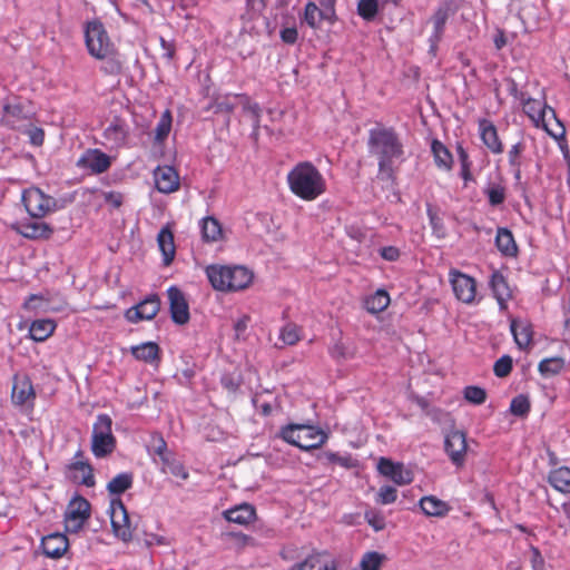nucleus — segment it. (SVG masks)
Wrapping results in <instances>:
<instances>
[{
	"instance_id": "nucleus-1",
	"label": "nucleus",
	"mask_w": 570,
	"mask_h": 570,
	"mask_svg": "<svg viewBox=\"0 0 570 570\" xmlns=\"http://www.w3.org/2000/svg\"><path fill=\"white\" fill-rule=\"evenodd\" d=\"M370 153L379 160V173L386 179L394 175V164L403 156V145L393 129L375 128L370 131Z\"/></svg>"
},
{
	"instance_id": "nucleus-2",
	"label": "nucleus",
	"mask_w": 570,
	"mask_h": 570,
	"mask_svg": "<svg viewBox=\"0 0 570 570\" xmlns=\"http://www.w3.org/2000/svg\"><path fill=\"white\" fill-rule=\"evenodd\" d=\"M291 191L303 200L312 202L326 191V180L309 161L296 164L287 175Z\"/></svg>"
},
{
	"instance_id": "nucleus-3",
	"label": "nucleus",
	"mask_w": 570,
	"mask_h": 570,
	"mask_svg": "<svg viewBox=\"0 0 570 570\" xmlns=\"http://www.w3.org/2000/svg\"><path fill=\"white\" fill-rule=\"evenodd\" d=\"M206 276L219 292H237L247 288L253 282V273L244 266L209 265Z\"/></svg>"
},
{
	"instance_id": "nucleus-4",
	"label": "nucleus",
	"mask_w": 570,
	"mask_h": 570,
	"mask_svg": "<svg viewBox=\"0 0 570 570\" xmlns=\"http://www.w3.org/2000/svg\"><path fill=\"white\" fill-rule=\"evenodd\" d=\"M85 42L89 55L96 59L110 58L116 53L115 45L99 20L86 23Z\"/></svg>"
},
{
	"instance_id": "nucleus-5",
	"label": "nucleus",
	"mask_w": 570,
	"mask_h": 570,
	"mask_svg": "<svg viewBox=\"0 0 570 570\" xmlns=\"http://www.w3.org/2000/svg\"><path fill=\"white\" fill-rule=\"evenodd\" d=\"M282 438L302 450H311L322 446L327 434L311 425L293 424L282 430Z\"/></svg>"
},
{
	"instance_id": "nucleus-6",
	"label": "nucleus",
	"mask_w": 570,
	"mask_h": 570,
	"mask_svg": "<svg viewBox=\"0 0 570 570\" xmlns=\"http://www.w3.org/2000/svg\"><path fill=\"white\" fill-rule=\"evenodd\" d=\"M115 449L112 420L107 414H99L92 425L91 451L96 458L102 459L110 455Z\"/></svg>"
},
{
	"instance_id": "nucleus-7",
	"label": "nucleus",
	"mask_w": 570,
	"mask_h": 570,
	"mask_svg": "<svg viewBox=\"0 0 570 570\" xmlns=\"http://www.w3.org/2000/svg\"><path fill=\"white\" fill-rule=\"evenodd\" d=\"M265 0H247L245 12L242 14V32L259 36L264 32L271 35L268 22L262 16Z\"/></svg>"
},
{
	"instance_id": "nucleus-8",
	"label": "nucleus",
	"mask_w": 570,
	"mask_h": 570,
	"mask_svg": "<svg viewBox=\"0 0 570 570\" xmlns=\"http://www.w3.org/2000/svg\"><path fill=\"white\" fill-rule=\"evenodd\" d=\"M22 203L31 217L41 218L52 210L55 200L39 188H28L22 194Z\"/></svg>"
},
{
	"instance_id": "nucleus-9",
	"label": "nucleus",
	"mask_w": 570,
	"mask_h": 570,
	"mask_svg": "<svg viewBox=\"0 0 570 570\" xmlns=\"http://www.w3.org/2000/svg\"><path fill=\"white\" fill-rule=\"evenodd\" d=\"M109 512L114 534L121 541L129 542L132 539V528L122 501L112 499Z\"/></svg>"
},
{
	"instance_id": "nucleus-10",
	"label": "nucleus",
	"mask_w": 570,
	"mask_h": 570,
	"mask_svg": "<svg viewBox=\"0 0 570 570\" xmlns=\"http://www.w3.org/2000/svg\"><path fill=\"white\" fill-rule=\"evenodd\" d=\"M90 517V504L83 498H75L70 501L65 513L66 529L78 532Z\"/></svg>"
},
{
	"instance_id": "nucleus-11",
	"label": "nucleus",
	"mask_w": 570,
	"mask_h": 570,
	"mask_svg": "<svg viewBox=\"0 0 570 570\" xmlns=\"http://www.w3.org/2000/svg\"><path fill=\"white\" fill-rule=\"evenodd\" d=\"M444 449L455 466H463L468 451L465 433L460 430H451L445 435Z\"/></svg>"
},
{
	"instance_id": "nucleus-12",
	"label": "nucleus",
	"mask_w": 570,
	"mask_h": 570,
	"mask_svg": "<svg viewBox=\"0 0 570 570\" xmlns=\"http://www.w3.org/2000/svg\"><path fill=\"white\" fill-rule=\"evenodd\" d=\"M450 282L454 295L459 301L465 304H470L474 301L476 284L473 277L465 275L456 269H452L450 271Z\"/></svg>"
},
{
	"instance_id": "nucleus-13",
	"label": "nucleus",
	"mask_w": 570,
	"mask_h": 570,
	"mask_svg": "<svg viewBox=\"0 0 570 570\" xmlns=\"http://www.w3.org/2000/svg\"><path fill=\"white\" fill-rule=\"evenodd\" d=\"M160 309V299L157 295H150L139 304L127 309L125 316L131 323L153 320Z\"/></svg>"
},
{
	"instance_id": "nucleus-14",
	"label": "nucleus",
	"mask_w": 570,
	"mask_h": 570,
	"mask_svg": "<svg viewBox=\"0 0 570 570\" xmlns=\"http://www.w3.org/2000/svg\"><path fill=\"white\" fill-rule=\"evenodd\" d=\"M171 318L176 324L184 325L189 321V306L184 293L171 286L167 291Z\"/></svg>"
},
{
	"instance_id": "nucleus-15",
	"label": "nucleus",
	"mask_w": 570,
	"mask_h": 570,
	"mask_svg": "<svg viewBox=\"0 0 570 570\" xmlns=\"http://www.w3.org/2000/svg\"><path fill=\"white\" fill-rule=\"evenodd\" d=\"M78 167L88 169L94 174H101L108 170L111 165L110 157L99 149H88L77 161Z\"/></svg>"
},
{
	"instance_id": "nucleus-16",
	"label": "nucleus",
	"mask_w": 570,
	"mask_h": 570,
	"mask_svg": "<svg viewBox=\"0 0 570 570\" xmlns=\"http://www.w3.org/2000/svg\"><path fill=\"white\" fill-rule=\"evenodd\" d=\"M289 570H337V562L328 552H313Z\"/></svg>"
},
{
	"instance_id": "nucleus-17",
	"label": "nucleus",
	"mask_w": 570,
	"mask_h": 570,
	"mask_svg": "<svg viewBox=\"0 0 570 570\" xmlns=\"http://www.w3.org/2000/svg\"><path fill=\"white\" fill-rule=\"evenodd\" d=\"M155 185L158 191L170 194L179 188V176L171 166H159L154 171Z\"/></svg>"
},
{
	"instance_id": "nucleus-18",
	"label": "nucleus",
	"mask_w": 570,
	"mask_h": 570,
	"mask_svg": "<svg viewBox=\"0 0 570 570\" xmlns=\"http://www.w3.org/2000/svg\"><path fill=\"white\" fill-rule=\"evenodd\" d=\"M69 547L68 539L62 533H51L41 541L43 553L52 559L61 558Z\"/></svg>"
},
{
	"instance_id": "nucleus-19",
	"label": "nucleus",
	"mask_w": 570,
	"mask_h": 570,
	"mask_svg": "<svg viewBox=\"0 0 570 570\" xmlns=\"http://www.w3.org/2000/svg\"><path fill=\"white\" fill-rule=\"evenodd\" d=\"M480 137L483 144L493 153L501 154L503 151V145L499 138L495 126L488 119H481L479 121Z\"/></svg>"
},
{
	"instance_id": "nucleus-20",
	"label": "nucleus",
	"mask_w": 570,
	"mask_h": 570,
	"mask_svg": "<svg viewBox=\"0 0 570 570\" xmlns=\"http://www.w3.org/2000/svg\"><path fill=\"white\" fill-rule=\"evenodd\" d=\"M1 121L10 127L27 117L23 106L17 99H8L3 102Z\"/></svg>"
},
{
	"instance_id": "nucleus-21",
	"label": "nucleus",
	"mask_w": 570,
	"mask_h": 570,
	"mask_svg": "<svg viewBox=\"0 0 570 570\" xmlns=\"http://www.w3.org/2000/svg\"><path fill=\"white\" fill-rule=\"evenodd\" d=\"M491 288L494 294V297L497 298L500 308L505 309L507 308V302L512 297V292L508 285L507 279L504 276L499 273L494 272L491 276Z\"/></svg>"
},
{
	"instance_id": "nucleus-22",
	"label": "nucleus",
	"mask_w": 570,
	"mask_h": 570,
	"mask_svg": "<svg viewBox=\"0 0 570 570\" xmlns=\"http://www.w3.org/2000/svg\"><path fill=\"white\" fill-rule=\"evenodd\" d=\"M12 401L16 404L22 405L35 397L33 386L31 381L23 377H16L12 386Z\"/></svg>"
},
{
	"instance_id": "nucleus-23",
	"label": "nucleus",
	"mask_w": 570,
	"mask_h": 570,
	"mask_svg": "<svg viewBox=\"0 0 570 570\" xmlns=\"http://www.w3.org/2000/svg\"><path fill=\"white\" fill-rule=\"evenodd\" d=\"M420 508L428 517L442 518L450 511V505L434 495L423 497L420 500Z\"/></svg>"
},
{
	"instance_id": "nucleus-24",
	"label": "nucleus",
	"mask_w": 570,
	"mask_h": 570,
	"mask_svg": "<svg viewBox=\"0 0 570 570\" xmlns=\"http://www.w3.org/2000/svg\"><path fill=\"white\" fill-rule=\"evenodd\" d=\"M511 332L514 341L520 348H527L532 343V326L525 321H511Z\"/></svg>"
},
{
	"instance_id": "nucleus-25",
	"label": "nucleus",
	"mask_w": 570,
	"mask_h": 570,
	"mask_svg": "<svg viewBox=\"0 0 570 570\" xmlns=\"http://www.w3.org/2000/svg\"><path fill=\"white\" fill-rule=\"evenodd\" d=\"M226 520L240 525H247L255 519V510L249 504H240L224 512Z\"/></svg>"
},
{
	"instance_id": "nucleus-26",
	"label": "nucleus",
	"mask_w": 570,
	"mask_h": 570,
	"mask_svg": "<svg viewBox=\"0 0 570 570\" xmlns=\"http://www.w3.org/2000/svg\"><path fill=\"white\" fill-rule=\"evenodd\" d=\"M157 242L163 254L165 265H169L175 257L176 249L174 234L168 226L160 229Z\"/></svg>"
},
{
	"instance_id": "nucleus-27",
	"label": "nucleus",
	"mask_w": 570,
	"mask_h": 570,
	"mask_svg": "<svg viewBox=\"0 0 570 570\" xmlns=\"http://www.w3.org/2000/svg\"><path fill=\"white\" fill-rule=\"evenodd\" d=\"M55 330L56 323L52 320H37L31 323L29 334L33 341L43 342L53 334Z\"/></svg>"
},
{
	"instance_id": "nucleus-28",
	"label": "nucleus",
	"mask_w": 570,
	"mask_h": 570,
	"mask_svg": "<svg viewBox=\"0 0 570 570\" xmlns=\"http://www.w3.org/2000/svg\"><path fill=\"white\" fill-rule=\"evenodd\" d=\"M335 18L325 14V10L315 2H308L305 7L304 20L311 28H318L323 20L333 22Z\"/></svg>"
},
{
	"instance_id": "nucleus-29",
	"label": "nucleus",
	"mask_w": 570,
	"mask_h": 570,
	"mask_svg": "<svg viewBox=\"0 0 570 570\" xmlns=\"http://www.w3.org/2000/svg\"><path fill=\"white\" fill-rule=\"evenodd\" d=\"M131 354L139 361L154 363L159 361V346L154 342H146L131 347Z\"/></svg>"
},
{
	"instance_id": "nucleus-30",
	"label": "nucleus",
	"mask_w": 570,
	"mask_h": 570,
	"mask_svg": "<svg viewBox=\"0 0 570 570\" xmlns=\"http://www.w3.org/2000/svg\"><path fill=\"white\" fill-rule=\"evenodd\" d=\"M19 232L27 238H49L52 228L43 222H30L22 224Z\"/></svg>"
},
{
	"instance_id": "nucleus-31",
	"label": "nucleus",
	"mask_w": 570,
	"mask_h": 570,
	"mask_svg": "<svg viewBox=\"0 0 570 570\" xmlns=\"http://www.w3.org/2000/svg\"><path fill=\"white\" fill-rule=\"evenodd\" d=\"M128 130L120 120L111 122L105 130V138L115 147L125 145Z\"/></svg>"
},
{
	"instance_id": "nucleus-32",
	"label": "nucleus",
	"mask_w": 570,
	"mask_h": 570,
	"mask_svg": "<svg viewBox=\"0 0 570 570\" xmlns=\"http://www.w3.org/2000/svg\"><path fill=\"white\" fill-rule=\"evenodd\" d=\"M550 484L562 493H570V469L558 468L549 474Z\"/></svg>"
},
{
	"instance_id": "nucleus-33",
	"label": "nucleus",
	"mask_w": 570,
	"mask_h": 570,
	"mask_svg": "<svg viewBox=\"0 0 570 570\" xmlns=\"http://www.w3.org/2000/svg\"><path fill=\"white\" fill-rule=\"evenodd\" d=\"M495 243L499 250L507 256H514L518 252L512 233L505 228H499Z\"/></svg>"
},
{
	"instance_id": "nucleus-34",
	"label": "nucleus",
	"mask_w": 570,
	"mask_h": 570,
	"mask_svg": "<svg viewBox=\"0 0 570 570\" xmlns=\"http://www.w3.org/2000/svg\"><path fill=\"white\" fill-rule=\"evenodd\" d=\"M390 305V295L384 289H377L373 295L366 298L365 308L372 313L377 314L383 312Z\"/></svg>"
},
{
	"instance_id": "nucleus-35",
	"label": "nucleus",
	"mask_w": 570,
	"mask_h": 570,
	"mask_svg": "<svg viewBox=\"0 0 570 570\" xmlns=\"http://www.w3.org/2000/svg\"><path fill=\"white\" fill-rule=\"evenodd\" d=\"M431 148L436 166L441 169L450 170L452 168L453 158L448 148L439 140H433Z\"/></svg>"
},
{
	"instance_id": "nucleus-36",
	"label": "nucleus",
	"mask_w": 570,
	"mask_h": 570,
	"mask_svg": "<svg viewBox=\"0 0 570 570\" xmlns=\"http://www.w3.org/2000/svg\"><path fill=\"white\" fill-rule=\"evenodd\" d=\"M202 234L206 242H218L223 238V229L214 217H206L202 223Z\"/></svg>"
},
{
	"instance_id": "nucleus-37",
	"label": "nucleus",
	"mask_w": 570,
	"mask_h": 570,
	"mask_svg": "<svg viewBox=\"0 0 570 570\" xmlns=\"http://www.w3.org/2000/svg\"><path fill=\"white\" fill-rule=\"evenodd\" d=\"M523 111L539 126L544 118L546 106L542 101L529 98L523 102Z\"/></svg>"
},
{
	"instance_id": "nucleus-38",
	"label": "nucleus",
	"mask_w": 570,
	"mask_h": 570,
	"mask_svg": "<svg viewBox=\"0 0 570 570\" xmlns=\"http://www.w3.org/2000/svg\"><path fill=\"white\" fill-rule=\"evenodd\" d=\"M71 470L73 471V479L86 487L95 485V478L92 469L89 464L83 462H76L72 464Z\"/></svg>"
},
{
	"instance_id": "nucleus-39",
	"label": "nucleus",
	"mask_w": 570,
	"mask_h": 570,
	"mask_svg": "<svg viewBox=\"0 0 570 570\" xmlns=\"http://www.w3.org/2000/svg\"><path fill=\"white\" fill-rule=\"evenodd\" d=\"M161 463H163V466H161L163 472L170 473L181 480L188 479L189 474L186 471L185 466L183 465L181 462L176 460L173 454L164 458Z\"/></svg>"
},
{
	"instance_id": "nucleus-40",
	"label": "nucleus",
	"mask_w": 570,
	"mask_h": 570,
	"mask_svg": "<svg viewBox=\"0 0 570 570\" xmlns=\"http://www.w3.org/2000/svg\"><path fill=\"white\" fill-rule=\"evenodd\" d=\"M132 485V475L130 473H120L111 479L107 485L111 494L119 495Z\"/></svg>"
},
{
	"instance_id": "nucleus-41",
	"label": "nucleus",
	"mask_w": 570,
	"mask_h": 570,
	"mask_svg": "<svg viewBox=\"0 0 570 570\" xmlns=\"http://www.w3.org/2000/svg\"><path fill=\"white\" fill-rule=\"evenodd\" d=\"M564 366V360L556 356L544 358L539 363V372L546 376H552L561 372Z\"/></svg>"
},
{
	"instance_id": "nucleus-42",
	"label": "nucleus",
	"mask_w": 570,
	"mask_h": 570,
	"mask_svg": "<svg viewBox=\"0 0 570 570\" xmlns=\"http://www.w3.org/2000/svg\"><path fill=\"white\" fill-rule=\"evenodd\" d=\"M279 338L286 345H294L301 340V330L295 324H286L281 330Z\"/></svg>"
},
{
	"instance_id": "nucleus-43",
	"label": "nucleus",
	"mask_w": 570,
	"mask_h": 570,
	"mask_svg": "<svg viewBox=\"0 0 570 570\" xmlns=\"http://www.w3.org/2000/svg\"><path fill=\"white\" fill-rule=\"evenodd\" d=\"M380 11L377 0H360L357 4L358 14L365 20H372Z\"/></svg>"
},
{
	"instance_id": "nucleus-44",
	"label": "nucleus",
	"mask_w": 570,
	"mask_h": 570,
	"mask_svg": "<svg viewBox=\"0 0 570 570\" xmlns=\"http://www.w3.org/2000/svg\"><path fill=\"white\" fill-rule=\"evenodd\" d=\"M171 128V115L169 110H166L156 127V139L163 141L169 134Z\"/></svg>"
},
{
	"instance_id": "nucleus-45",
	"label": "nucleus",
	"mask_w": 570,
	"mask_h": 570,
	"mask_svg": "<svg viewBox=\"0 0 570 570\" xmlns=\"http://www.w3.org/2000/svg\"><path fill=\"white\" fill-rule=\"evenodd\" d=\"M530 410V402L528 397L523 395H518L511 401L510 411L514 415L523 416Z\"/></svg>"
},
{
	"instance_id": "nucleus-46",
	"label": "nucleus",
	"mask_w": 570,
	"mask_h": 570,
	"mask_svg": "<svg viewBox=\"0 0 570 570\" xmlns=\"http://www.w3.org/2000/svg\"><path fill=\"white\" fill-rule=\"evenodd\" d=\"M464 397L473 404H482L487 399V393L479 386H468L464 389Z\"/></svg>"
},
{
	"instance_id": "nucleus-47",
	"label": "nucleus",
	"mask_w": 570,
	"mask_h": 570,
	"mask_svg": "<svg viewBox=\"0 0 570 570\" xmlns=\"http://www.w3.org/2000/svg\"><path fill=\"white\" fill-rule=\"evenodd\" d=\"M391 480L399 485H405L412 482L413 474L410 470L405 469L403 464L399 463Z\"/></svg>"
},
{
	"instance_id": "nucleus-48",
	"label": "nucleus",
	"mask_w": 570,
	"mask_h": 570,
	"mask_svg": "<svg viewBox=\"0 0 570 570\" xmlns=\"http://www.w3.org/2000/svg\"><path fill=\"white\" fill-rule=\"evenodd\" d=\"M493 370L497 376H507L512 370V358L508 355L502 356L495 362Z\"/></svg>"
},
{
	"instance_id": "nucleus-49",
	"label": "nucleus",
	"mask_w": 570,
	"mask_h": 570,
	"mask_svg": "<svg viewBox=\"0 0 570 570\" xmlns=\"http://www.w3.org/2000/svg\"><path fill=\"white\" fill-rule=\"evenodd\" d=\"M396 498V490L390 485L382 487L377 493V502L381 504L393 503Z\"/></svg>"
},
{
	"instance_id": "nucleus-50",
	"label": "nucleus",
	"mask_w": 570,
	"mask_h": 570,
	"mask_svg": "<svg viewBox=\"0 0 570 570\" xmlns=\"http://www.w3.org/2000/svg\"><path fill=\"white\" fill-rule=\"evenodd\" d=\"M487 195L489 198V203L492 206L500 205L504 202L505 193L504 188L501 186H492L487 189Z\"/></svg>"
},
{
	"instance_id": "nucleus-51",
	"label": "nucleus",
	"mask_w": 570,
	"mask_h": 570,
	"mask_svg": "<svg viewBox=\"0 0 570 570\" xmlns=\"http://www.w3.org/2000/svg\"><path fill=\"white\" fill-rule=\"evenodd\" d=\"M151 446L154 453L159 456L160 461H163L164 458L171 455L167 452V444L165 440L159 435L153 436Z\"/></svg>"
},
{
	"instance_id": "nucleus-52",
	"label": "nucleus",
	"mask_w": 570,
	"mask_h": 570,
	"mask_svg": "<svg viewBox=\"0 0 570 570\" xmlns=\"http://www.w3.org/2000/svg\"><path fill=\"white\" fill-rule=\"evenodd\" d=\"M333 357L337 360H347L352 358L354 356V351L343 343H336L332 351H331Z\"/></svg>"
},
{
	"instance_id": "nucleus-53",
	"label": "nucleus",
	"mask_w": 570,
	"mask_h": 570,
	"mask_svg": "<svg viewBox=\"0 0 570 570\" xmlns=\"http://www.w3.org/2000/svg\"><path fill=\"white\" fill-rule=\"evenodd\" d=\"M428 216L430 218V223H431L433 230L439 236H443L444 235L443 222L431 206L428 207Z\"/></svg>"
},
{
	"instance_id": "nucleus-54",
	"label": "nucleus",
	"mask_w": 570,
	"mask_h": 570,
	"mask_svg": "<svg viewBox=\"0 0 570 570\" xmlns=\"http://www.w3.org/2000/svg\"><path fill=\"white\" fill-rule=\"evenodd\" d=\"M107 62L104 66V71L110 75H117L121 72L122 63L117 58V52L110 58L105 59Z\"/></svg>"
},
{
	"instance_id": "nucleus-55",
	"label": "nucleus",
	"mask_w": 570,
	"mask_h": 570,
	"mask_svg": "<svg viewBox=\"0 0 570 570\" xmlns=\"http://www.w3.org/2000/svg\"><path fill=\"white\" fill-rule=\"evenodd\" d=\"M399 463H394L389 459L381 458L377 464V470L384 476L391 479Z\"/></svg>"
},
{
	"instance_id": "nucleus-56",
	"label": "nucleus",
	"mask_w": 570,
	"mask_h": 570,
	"mask_svg": "<svg viewBox=\"0 0 570 570\" xmlns=\"http://www.w3.org/2000/svg\"><path fill=\"white\" fill-rule=\"evenodd\" d=\"M446 20H448V10L439 9L434 13V16L432 18V21H433V24H434L435 32L438 35L442 32L443 27H444Z\"/></svg>"
},
{
	"instance_id": "nucleus-57",
	"label": "nucleus",
	"mask_w": 570,
	"mask_h": 570,
	"mask_svg": "<svg viewBox=\"0 0 570 570\" xmlns=\"http://www.w3.org/2000/svg\"><path fill=\"white\" fill-rule=\"evenodd\" d=\"M30 142L33 146H41L45 140V131L39 127H30L27 130Z\"/></svg>"
},
{
	"instance_id": "nucleus-58",
	"label": "nucleus",
	"mask_w": 570,
	"mask_h": 570,
	"mask_svg": "<svg viewBox=\"0 0 570 570\" xmlns=\"http://www.w3.org/2000/svg\"><path fill=\"white\" fill-rule=\"evenodd\" d=\"M244 111L250 117L254 127H258L261 109L257 104H250L248 100L244 104Z\"/></svg>"
},
{
	"instance_id": "nucleus-59",
	"label": "nucleus",
	"mask_w": 570,
	"mask_h": 570,
	"mask_svg": "<svg viewBox=\"0 0 570 570\" xmlns=\"http://www.w3.org/2000/svg\"><path fill=\"white\" fill-rule=\"evenodd\" d=\"M324 455H325V459L330 463H336V464H340L341 466H344V468H350L352 465L351 464V458L341 456V455H338L337 453H334V452H326Z\"/></svg>"
},
{
	"instance_id": "nucleus-60",
	"label": "nucleus",
	"mask_w": 570,
	"mask_h": 570,
	"mask_svg": "<svg viewBox=\"0 0 570 570\" xmlns=\"http://www.w3.org/2000/svg\"><path fill=\"white\" fill-rule=\"evenodd\" d=\"M523 151V145L521 142H518L515 145H513L511 147V149L509 150V163L513 166V167H519L520 166V155L522 154Z\"/></svg>"
},
{
	"instance_id": "nucleus-61",
	"label": "nucleus",
	"mask_w": 570,
	"mask_h": 570,
	"mask_svg": "<svg viewBox=\"0 0 570 570\" xmlns=\"http://www.w3.org/2000/svg\"><path fill=\"white\" fill-rule=\"evenodd\" d=\"M296 28H285L281 31V38L285 43L292 45L297 40Z\"/></svg>"
},
{
	"instance_id": "nucleus-62",
	"label": "nucleus",
	"mask_w": 570,
	"mask_h": 570,
	"mask_svg": "<svg viewBox=\"0 0 570 570\" xmlns=\"http://www.w3.org/2000/svg\"><path fill=\"white\" fill-rule=\"evenodd\" d=\"M381 256L389 262H394L400 257V252L393 246L383 247L381 249Z\"/></svg>"
},
{
	"instance_id": "nucleus-63",
	"label": "nucleus",
	"mask_w": 570,
	"mask_h": 570,
	"mask_svg": "<svg viewBox=\"0 0 570 570\" xmlns=\"http://www.w3.org/2000/svg\"><path fill=\"white\" fill-rule=\"evenodd\" d=\"M106 203L110 204L112 207L118 208L122 204V195L120 193H106L105 194Z\"/></svg>"
},
{
	"instance_id": "nucleus-64",
	"label": "nucleus",
	"mask_w": 570,
	"mask_h": 570,
	"mask_svg": "<svg viewBox=\"0 0 570 570\" xmlns=\"http://www.w3.org/2000/svg\"><path fill=\"white\" fill-rule=\"evenodd\" d=\"M249 320L248 315H244L235 322L234 328L237 337L246 331Z\"/></svg>"
}]
</instances>
